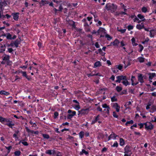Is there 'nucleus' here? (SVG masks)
I'll use <instances>...</instances> for the list:
<instances>
[{
    "label": "nucleus",
    "instance_id": "obj_41",
    "mask_svg": "<svg viewBox=\"0 0 156 156\" xmlns=\"http://www.w3.org/2000/svg\"><path fill=\"white\" fill-rule=\"evenodd\" d=\"M102 107L103 108H109V106L108 105L106 104H103Z\"/></svg>",
    "mask_w": 156,
    "mask_h": 156
},
{
    "label": "nucleus",
    "instance_id": "obj_29",
    "mask_svg": "<svg viewBox=\"0 0 156 156\" xmlns=\"http://www.w3.org/2000/svg\"><path fill=\"white\" fill-rule=\"evenodd\" d=\"M111 101L112 102L117 101V99L115 98V96H114L111 98Z\"/></svg>",
    "mask_w": 156,
    "mask_h": 156
},
{
    "label": "nucleus",
    "instance_id": "obj_22",
    "mask_svg": "<svg viewBox=\"0 0 156 156\" xmlns=\"http://www.w3.org/2000/svg\"><path fill=\"white\" fill-rule=\"evenodd\" d=\"M83 153L86 155H87L89 154L88 152L87 151H86L84 149H83L82 150V151L80 152V155H82L83 154Z\"/></svg>",
    "mask_w": 156,
    "mask_h": 156
},
{
    "label": "nucleus",
    "instance_id": "obj_50",
    "mask_svg": "<svg viewBox=\"0 0 156 156\" xmlns=\"http://www.w3.org/2000/svg\"><path fill=\"white\" fill-rule=\"evenodd\" d=\"M24 140H23V142H22V143L24 146H27L28 145V144L27 143V142L24 141Z\"/></svg>",
    "mask_w": 156,
    "mask_h": 156
},
{
    "label": "nucleus",
    "instance_id": "obj_36",
    "mask_svg": "<svg viewBox=\"0 0 156 156\" xmlns=\"http://www.w3.org/2000/svg\"><path fill=\"white\" fill-rule=\"evenodd\" d=\"M139 46L140 47V49L138 51L140 52H141L144 49V47L143 45L140 44H139Z\"/></svg>",
    "mask_w": 156,
    "mask_h": 156
},
{
    "label": "nucleus",
    "instance_id": "obj_2",
    "mask_svg": "<svg viewBox=\"0 0 156 156\" xmlns=\"http://www.w3.org/2000/svg\"><path fill=\"white\" fill-rule=\"evenodd\" d=\"M132 147L129 145H126L124 148V151L125 154L124 156H131L132 154Z\"/></svg>",
    "mask_w": 156,
    "mask_h": 156
},
{
    "label": "nucleus",
    "instance_id": "obj_46",
    "mask_svg": "<svg viewBox=\"0 0 156 156\" xmlns=\"http://www.w3.org/2000/svg\"><path fill=\"white\" fill-rule=\"evenodd\" d=\"M118 146V143L117 142V141H116L115 143H114V144L112 145V147H117Z\"/></svg>",
    "mask_w": 156,
    "mask_h": 156
},
{
    "label": "nucleus",
    "instance_id": "obj_1",
    "mask_svg": "<svg viewBox=\"0 0 156 156\" xmlns=\"http://www.w3.org/2000/svg\"><path fill=\"white\" fill-rule=\"evenodd\" d=\"M117 7L116 5L113 3L111 4L108 3L106 5L105 8L108 10H110L112 12H114L116 11Z\"/></svg>",
    "mask_w": 156,
    "mask_h": 156
},
{
    "label": "nucleus",
    "instance_id": "obj_4",
    "mask_svg": "<svg viewBox=\"0 0 156 156\" xmlns=\"http://www.w3.org/2000/svg\"><path fill=\"white\" fill-rule=\"evenodd\" d=\"M90 111V108H83L82 109V115H85L87 114Z\"/></svg>",
    "mask_w": 156,
    "mask_h": 156
},
{
    "label": "nucleus",
    "instance_id": "obj_57",
    "mask_svg": "<svg viewBox=\"0 0 156 156\" xmlns=\"http://www.w3.org/2000/svg\"><path fill=\"white\" fill-rule=\"evenodd\" d=\"M113 107H116V108H120V106L118 105L117 103H115L113 105Z\"/></svg>",
    "mask_w": 156,
    "mask_h": 156
},
{
    "label": "nucleus",
    "instance_id": "obj_7",
    "mask_svg": "<svg viewBox=\"0 0 156 156\" xmlns=\"http://www.w3.org/2000/svg\"><path fill=\"white\" fill-rule=\"evenodd\" d=\"M19 14L18 12L13 13H12V15L13 16V19L16 20L17 21L19 18Z\"/></svg>",
    "mask_w": 156,
    "mask_h": 156
},
{
    "label": "nucleus",
    "instance_id": "obj_16",
    "mask_svg": "<svg viewBox=\"0 0 156 156\" xmlns=\"http://www.w3.org/2000/svg\"><path fill=\"white\" fill-rule=\"evenodd\" d=\"M4 55H5V56L3 58V60L6 61L9 60L10 59V56L9 55H7L5 54H4Z\"/></svg>",
    "mask_w": 156,
    "mask_h": 156
},
{
    "label": "nucleus",
    "instance_id": "obj_61",
    "mask_svg": "<svg viewBox=\"0 0 156 156\" xmlns=\"http://www.w3.org/2000/svg\"><path fill=\"white\" fill-rule=\"evenodd\" d=\"M95 46L97 48H98L100 47V45L99 44L98 42H96L95 44Z\"/></svg>",
    "mask_w": 156,
    "mask_h": 156
},
{
    "label": "nucleus",
    "instance_id": "obj_9",
    "mask_svg": "<svg viewBox=\"0 0 156 156\" xmlns=\"http://www.w3.org/2000/svg\"><path fill=\"white\" fill-rule=\"evenodd\" d=\"M149 125L147 127H146L147 128L146 129L147 130H151L154 128V125L151 122H148Z\"/></svg>",
    "mask_w": 156,
    "mask_h": 156
},
{
    "label": "nucleus",
    "instance_id": "obj_26",
    "mask_svg": "<svg viewBox=\"0 0 156 156\" xmlns=\"http://www.w3.org/2000/svg\"><path fill=\"white\" fill-rule=\"evenodd\" d=\"M79 135L80 138L81 139L82 138L84 135V132L83 131H80L79 133Z\"/></svg>",
    "mask_w": 156,
    "mask_h": 156
},
{
    "label": "nucleus",
    "instance_id": "obj_8",
    "mask_svg": "<svg viewBox=\"0 0 156 156\" xmlns=\"http://www.w3.org/2000/svg\"><path fill=\"white\" fill-rule=\"evenodd\" d=\"M20 73H22V76L25 77L28 80H31V78L28 77L26 72L21 71Z\"/></svg>",
    "mask_w": 156,
    "mask_h": 156
},
{
    "label": "nucleus",
    "instance_id": "obj_5",
    "mask_svg": "<svg viewBox=\"0 0 156 156\" xmlns=\"http://www.w3.org/2000/svg\"><path fill=\"white\" fill-rule=\"evenodd\" d=\"M144 76H143L141 74H139L138 76V81L140 83H142L144 82L143 78Z\"/></svg>",
    "mask_w": 156,
    "mask_h": 156
},
{
    "label": "nucleus",
    "instance_id": "obj_54",
    "mask_svg": "<svg viewBox=\"0 0 156 156\" xmlns=\"http://www.w3.org/2000/svg\"><path fill=\"white\" fill-rule=\"evenodd\" d=\"M73 116L71 114H69L67 116V119H71Z\"/></svg>",
    "mask_w": 156,
    "mask_h": 156
},
{
    "label": "nucleus",
    "instance_id": "obj_33",
    "mask_svg": "<svg viewBox=\"0 0 156 156\" xmlns=\"http://www.w3.org/2000/svg\"><path fill=\"white\" fill-rule=\"evenodd\" d=\"M106 37L107 38V40L109 41L110 40L112 39V37L110 36L109 34H107L105 35Z\"/></svg>",
    "mask_w": 156,
    "mask_h": 156
},
{
    "label": "nucleus",
    "instance_id": "obj_59",
    "mask_svg": "<svg viewBox=\"0 0 156 156\" xmlns=\"http://www.w3.org/2000/svg\"><path fill=\"white\" fill-rule=\"evenodd\" d=\"M87 36L88 37L90 38L91 39V40L92 41H93V38L92 37V36L90 34H89L87 35Z\"/></svg>",
    "mask_w": 156,
    "mask_h": 156
},
{
    "label": "nucleus",
    "instance_id": "obj_30",
    "mask_svg": "<svg viewBox=\"0 0 156 156\" xmlns=\"http://www.w3.org/2000/svg\"><path fill=\"white\" fill-rule=\"evenodd\" d=\"M138 60L140 62H143L144 61V58L143 57H140L138 58Z\"/></svg>",
    "mask_w": 156,
    "mask_h": 156
},
{
    "label": "nucleus",
    "instance_id": "obj_17",
    "mask_svg": "<svg viewBox=\"0 0 156 156\" xmlns=\"http://www.w3.org/2000/svg\"><path fill=\"white\" fill-rule=\"evenodd\" d=\"M10 93L7 92H6L5 90H1L0 91V94L1 95H4L6 96L9 95Z\"/></svg>",
    "mask_w": 156,
    "mask_h": 156
},
{
    "label": "nucleus",
    "instance_id": "obj_15",
    "mask_svg": "<svg viewBox=\"0 0 156 156\" xmlns=\"http://www.w3.org/2000/svg\"><path fill=\"white\" fill-rule=\"evenodd\" d=\"M101 65V63L100 61H97L94 63V67L96 68L100 66Z\"/></svg>",
    "mask_w": 156,
    "mask_h": 156
},
{
    "label": "nucleus",
    "instance_id": "obj_10",
    "mask_svg": "<svg viewBox=\"0 0 156 156\" xmlns=\"http://www.w3.org/2000/svg\"><path fill=\"white\" fill-rule=\"evenodd\" d=\"M150 32V36L151 37H154L156 34V33L154 29L151 30Z\"/></svg>",
    "mask_w": 156,
    "mask_h": 156
},
{
    "label": "nucleus",
    "instance_id": "obj_35",
    "mask_svg": "<svg viewBox=\"0 0 156 156\" xmlns=\"http://www.w3.org/2000/svg\"><path fill=\"white\" fill-rule=\"evenodd\" d=\"M5 118L2 116H0V122L3 124H4V121Z\"/></svg>",
    "mask_w": 156,
    "mask_h": 156
},
{
    "label": "nucleus",
    "instance_id": "obj_25",
    "mask_svg": "<svg viewBox=\"0 0 156 156\" xmlns=\"http://www.w3.org/2000/svg\"><path fill=\"white\" fill-rule=\"evenodd\" d=\"M5 125L8 126L10 128L12 129L13 128L12 126H14L15 124L14 123H7Z\"/></svg>",
    "mask_w": 156,
    "mask_h": 156
},
{
    "label": "nucleus",
    "instance_id": "obj_19",
    "mask_svg": "<svg viewBox=\"0 0 156 156\" xmlns=\"http://www.w3.org/2000/svg\"><path fill=\"white\" fill-rule=\"evenodd\" d=\"M132 44L133 46H136L138 45V44L135 43V40L134 37L132 38L131 39Z\"/></svg>",
    "mask_w": 156,
    "mask_h": 156
},
{
    "label": "nucleus",
    "instance_id": "obj_60",
    "mask_svg": "<svg viewBox=\"0 0 156 156\" xmlns=\"http://www.w3.org/2000/svg\"><path fill=\"white\" fill-rule=\"evenodd\" d=\"M149 40V39L148 38H147L144 41L142 42V43L143 44H145L146 42H147Z\"/></svg>",
    "mask_w": 156,
    "mask_h": 156
},
{
    "label": "nucleus",
    "instance_id": "obj_28",
    "mask_svg": "<svg viewBox=\"0 0 156 156\" xmlns=\"http://www.w3.org/2000/svg\"><path fill=\"white\" fill-rule=\"evenodd\" d=\"M116 78L117 79V80L115 81V82L117 83H120L121 79L119 76H116Z\"/></svg>",
    "mask_w": 156,
    "mask_h": 156
},
{
    "label": "nucleus",
    "instance_id": "obj_14",
    "mask_svg": "<svg viewBox=\"0 0 156 156\" xmlns=\"http://www.w3.org/2000/svg\"><path fill=\"white\" fill-rule=\"evenodd\" d=\"M99 115H98L97 116H95V119L92 121L91 124H93L95 123L97 121L99 120Z\"/></svg>",
    "mask_w": 156,
    "mask_h": 156
},
{
    "label": "nucleus",
    "instance_id": "obj_45",
    "mask_svg": "<svg viewBox=\"0 0 156 156\" xmlns=\"http://www.w3.org/2000/svg\"><path fill=\"white\" fill-rule=\"evenodd\" d=\"M52 150H49L46 151V153L48 154L49 155H51L52 154L51 152Z\"/></svg>",
    "mask_w": 156,
    "mask_h": 156
},
{
    "label": "nucleus",
    "instance_id": "obj_63",
    "mask_svg": "<svg viewBox=\"0 0 156 156\" xmlns=\"http://www.w3.org/2000/svg\"><path fill=\"white\" fill-rule=\"evenodd\" d=\"M120 44H121V47H122L124 46H125V44L124 43V42L123 41H122L120 42Z\"/></svg>",
    "mask_w": 156,
    "mask_h": 156
},
{
    "label": "nucleus",
    "instance_id": "obj_21",
    "mask_svg": "<svg viewBox=\"0 0 156 156\" xmlns=\"http://www.w3.org/2000/svg\"><path fill=\"white\" fill-rule=\"evenodd\" d=\"M122 83L125 86H127V85H129L130 83L127 81V79L124 81H123Z\"/></svg>",
    "mask_w": 156,
    "mask_h": 156
},
{
    "label": "nucleus",
    "instance_id": "obj_13",
    "mask_svg": "<svg viewBox=\"0 0 156 156\" xmlns=\"http://www.w3.org/2000/svg\"><path fill=\"white\" fill-rule=\"evenodd\" d=\"M113 134H112L110 135V136L108 137V141L110 140L111 138H112L113 137H114V139L116 138V137L118 136L115 135V134L112 132Z\"/></svg>",
    "mask_w": 156,
    "mask_h": 156
},
{
    "label": "nucleus",
    "instance_id": "obj_47",
    "mask_svg": "<svg viewBox=\"0 0 156 156\" xmlns=\"http://www.w3.org/2000/svg\"><path fill=\"white\" fill-rule=\"evenodd\" d=\"M58 115V113L57 112H55L54 113V119L56 118Z\"/></svg>",
    "mask_w": 156,
    "mask_h": 156
},
{
    "label": "nucleus",
    "instance_id": "obj_43",
    "mask_svg": "<svg viewBox=\"0 0 156 156\" xmlns=\"http://www.w3.org/2000/svg\"><path fill=\"white\" fill-rule=\"evenodd\" d=\"M133 26L131 25H129L127 27V28H128V30H131L133 29Z\"/></svg>",
    "mask_w": 156,
    "mask_h": 156
},
{
    "label": "nucleus",
    "instance_id": "obj_31",
    "mask_svg": "<svg viewBox=\"0 0 156 156\" xmlns=\"http://www.w3.org/2000/svg\"><path fill=\"white\" fill-rule=\"evenodd\" d=\"M134 122L133 120H131L130 121H128L126 123H125V125L126 126H127L128 125V124H133V123Z\"/></svg>",
    "mask_w": 156,
    "mask_h": 156
},
{
    "label": "nucleus",
    "instance_id": "obj_24",
    "mask_svg": "<svg viewBox=\"0 0 156 156\" xmlns=\"http://www.w3.org/2000/svg\"><path fill=\"white\" fill-rule=\"evenodd\" d=\"M12 35L9 33H7L6 38L7 39L12 40Z\"/></svg>",
    "mask_w": 156,
    "mask_h": 156
},
{
    "label": "nucleus",
    "instance_id": "obj_42",
    "mask_svg": "<svg viewBox=\"0 0 156 156\" xmlns=\"http://www.w3.org/2000/svg\"><path fill=\"white\" fill-rule=\"evenodd\" d=\"M115 66L116 67L117 69H118L119 70H121L123 68V66L121 65H119L118 66L116 65Z\"/></svg>",
    "mask_w": 156,
    "mask_h": 156
},
{
    "label": "nucleus",
    "instance_id": "obj_23",
    "mask_svg": "<svg viewBox=\"0 0 156 156\" xmlns=\"http://www.w3.org/2000/svg\"><path fill=\"white\" fill-rule=\"evenodd\" d=\"M21 152L20 151H15L14 154L16 156H19L20 155Z\"/></svg>",
    "mask_w": 156,
    "mask_h": 156
},
{
    "label": "nucleus",
    "instance_id": "obj_38",
    "mask_svg": "<svg viewBox=\"0 0 156 156\" xmlns=\"http://www.w3.org/2000/svg\"><path fill=\"white\" fill-rule=\"evenodd\" d=\"M141 20L143 19L144 17V16L143 15H142L141 14H139L137 16Z\"/></svg>",
    "mask_w": 156,
    "mask_h": 156
},
{
    "label": "nucleus",
    "instance_id": "obj_34",
    "mask_svg": "<svg viewBox=\"0 0 156 156\" xmlns=\"http://www.w3.org/2000/svg\"><path fill=\"white\" fill-rule=\"evenodd\" d=\"M147 9L145 7H143L141 9L142 12L145 13L147 11Z\"/></svg>",
    "mask_w": 156,
    "mask_h": 156
},
{
    "label": "nucleus",
    "instance_id": "obj_64",
    "mask_svg": "<svg viewBox=\"0 0 156 156\" xmlns=\"http://www.w3.org/2000/svg\"><path fill=\"white\" fill-rule=\"evenodd\" d=\"M138 125L140 126V129H142L144 126L143 123H139Z\"/></svg>",
    "mask_w": 156,
    "mask_h": 156
},
{
    "label": "nucleus",
    "instance_id": "obj_3",
    "mask_svg": "<svg viewBox=\"0 0 156 156\" xmlns=\"http://www.w3.org/2000/svg\"><path fill=\"white\" fill-rule=\"evenodd\" d=\"M25 129L28 133H34L36 134H38L39 133V132L38 131H34L33 130H30L27 127H25Z\"/></svg>",
    "mask_w": 156,
    "mask_h": 156
},
{
    "label": "nucleus",
    "instance_id": "obj_44",
    "mask_svg": "<svg viewBox=\"0 0 156 156\" xmlns=\"http://www.w3.org/2000/svg\"><path fill=\"white\" fill-rule=\"evenodd\" d=\"M131 103L130 101H129L126 102V104L124 105L125 107H127V106H129V105H131Z\"/></svg>",
    "mask_w": 156,
    "mask_h": 156
},
{
    "label": "nucleus",
    "instance_id": "obj_11",
    "mask_svg": "<svg viewBox=\"0 0 156 156\" xmlns=\"http://www.w3.org/2000/svg\"><path fill=\"white\" fill-rule=\"evenodd\" d=\"M148 75H149V79L152 80L154 77L156 76V74L155 73H149Z\"/></svg>",
    "mask_w": 156,
    "mask_h": 156
},
{
    "label": "nucleus",
    "instance_id": "obj_53",
    "mask_svg": "<svg viewBox=\"0 0 156 156\" xmlns=\"http://www.w3.org/2000/svg\"><path fill=\"white\" fill-rule=\"evenodd\" d=\"M21 41V39H20V40H18V39H17L15 41L14 43H18L19 44H20V43Z\"/></svg>",
    "mask_w": 156,
    "mask_h": 156
},
{
    "label": "nucleus",
    "instance_id": "obj_40",
    "mask_svg": "<svg viewBox=\"0 0 156 156\" xmlns=\"http://www.w3.org/2000/svg\"><path fill=\"white\" fill-rule=\"evenodd\" d=\"M6 64L7 65L10 66L12 65V62L11 61H10L9 59V60H8L6 61Z\"/></svg>",
    "mask_w": 156,
    "mask_h": 156
},
{
    "label": "nucleus",
    "instance_id": "obj_58",
    "mask_svg": "<svg viewBox=\"0 0 156 156\" xmlns=\"http://www.w3.org/2000/svg\"><path fill=\"white\" fill-rule=\"evenodd\" d=\"M93 72H93L92 73H91L90 74H88L87 75L89 77H90V76H95V74L93 73Z\"/></svg>",
    "mask_w": 156,
    "mask_h": 156
},
{
    "label": "nucleus",
    "instance_id": "obj_55",
    "mask_svg": "<svg viewBox=\"0 0 156 156\" xmlns=\"http://www.w3.org/2000/svg\"><path fill=\"white\" fill-rule=\"evenodd\" d=\"M134 91V90H132V89H130V88L129 89V92L132 94H135Z\"/></svg>",
    "mask_w": 156,
    "mask_h": 156
},
{
    "label": "nucleus",
    "instance_id": "obj_6",
    "mask_svg": "<svg viewBox=\"0 0 156 156\" xmlns=\"http://www.w3.org/2000/svg\"><path fill=\"white\" fill-rule=\"evenodd\" d=\"M136 80V79L135 77L133 76H131V81L132 82V85L134 86L135 85H136L138 84L139 83L138 82H136L135 83H134V79Z\"/></svg>",
    "mask_w": 156,
    "mask_h": 156
},
{
    "label": "nucleus",
    "instance_id": "obj_62",
    "mask_svg": "<svg viewBox=\"0 0 156 156\" xmlns=\"http://www.w3.org/2000/svg\"><path fill=\"white\" fill-rule=\"evenodd\" d=\"M107 148L105 147H104V148H103L102 149V150H101V152L102 153H103L104 152H106L107 151Z\"/></svg>",
    "mask_w": 156,
    "mask_h": 156
},
{
    "label": "nucleus",
    "instance_id": "obj_32",
    "mask_svg": "<svg viewBox=\"0 0 156 156\" xmlns=\"http://www.w3.org/2000/svg\"><path fill=\"white\" fill-rule=\"evenodd\" d=\"M5 147L6 148V149H7V150H8L7 153L9 154L10 152L11 149H12V146H10L8 147H7L5 146Z\"/></svg>",
    "mask_w": 156,
    "mask_h": 156
},
{
    "label": "nucleus",
    "instance_id": "obj_12",
    "mask_svg": "<svg viewBox=\"0 0 156 156\" xmlns=\"http://www.w3.org/2000/svg\"><path fill=\"white\" fill-rule=\"evenodd\" d=\"M114 46L118 47V45L120 43L118 39H115L114 41Z\"/></svg>",
    "mask_w": 156,
    "mask_h": 156
},
{
    "label": "nucleus",
    "instance_id": "obj_27",
    "mask_svg": "<svg viewBox=\"0 0 156 156\" xmlns=\"http://www.w3.org/2000/svg\"><path fill=\"white\" fill-rule=\"evenodd\" d=\"M115 89L118 92H119L122 90V88L121 87L117 86L116 87Z\"/></svg>",
    "mask_w": 156,
    "mask_h": 156
},
{
    "label": "nucleus",
    "instance_id": "obj_52",
    "mask_svg": "<svg viewBox=\"0 0 156 156\" xmlns=\"http://www.w3.org/2000/svg\"><path fill=\"white\" fill-rule=\"evenodd\" d=\"M127 90H123V91H122V92H121L120 93V95H122L123 94H127Z\"/></svg>",
    "mask_w": 156,
    "mask_h": 156
},
{
    "label": "nucleus",
    "instance_id": "obj_51",
    "mask_svg": "<svg viewBox=\"0 0 156 156\" xmlns=\"http://www.w3.org/2000/svg\"><path fill=\"white\" fill-rule=\"evenodd\" d=\"M121 79V80H125L126 79V76H123V75L119 76Z\"/></svg>",
    "mask_w": 156,
    "mask_h": 156
},
{
    "label": "nucleus",
    "instance_id": "obj_39",
    "mask_svg": "<svg viewBox=\"0 0 156 156\" xmlns=\"http://www.w3.org/2000/svg\"><path fill=\"white\" fill-rule=\"evenodd\" d=\"M74 108L77 110H78L80 108V106L79 105V104L77 105H75V106Z\"/></svg>",
    "mask_w": 156,
    "mask_h": 156
},
{
    "label": "nucleus",
    "instance_id": "obj_18",
    "mask_svg": "<svg viewBox=\"0 0 156 156\" xmlns=\"http://www.w3.org/2000/svg\"><path fill=\"white\" fill-rule=\"evenodd\" d=\"M151 110L150 112L151 113H153L156 111V108H155V106L154 105H153L151 106Z\"/></svg>",
    "mask_w": 156,
    "mask_h": 156
},
{
    "label": "nucleus",
    "instance_id": "obj_48",
    "mask_svg": "<svg viewBox=\"0 0 156 156\" xmlns=\"http://www.w3.org/2000/svg\"><path fill=\"white\" fill-rule=\"evenodd\" d=\"M118 30L119 31L121 32V33L123 34L125 32L126 29H123Z\"/></svg>",
    "mask_w": 156,
    "mask_h": 156
},
{
    "label": "nucleus",
    "instance_id": "obj_37",
    "mask_svg": "<svg viewBox=\"0 0 156 156\" xmlns=\"http://www.w3.org/2000/svg\"><path fill=\"white\" fill-rule=\"evenodd\" d=\"M43 136L44 138L48 139L49 138V136L48 134H43Z\"/></svg>",
    "mask_w": 156,
    "mask_h": 156
},
{
    "label": "nucleus",
    "instance_id": "obj_49",
    "mask_svg": "<svg viewBox=\"0 0 156 156\" xmlns=\"http://www.w3.org/2000/svg\"><path fill=\"white\" fill-rule=\"evenodd\" d=\"M113 115L115 118H118V115L116 114V112L115 111L113 112Z\"/></svg>",
    "mask_w": 156,
    "mask_h": 156
},
{
    "label": "nucleus",
    "instance_id": "obj_20",
    "mask_svg": "<svg viewBox=\"0 0 156 156\" xmlns=\"http://www.w3.org/2000/svg\"><path fill=\"white\" fill-rule=\"evenodd\" d=\"M120 145L121 146H123L125 144L124 140L122 138L120 139Z\"/></svg>",
    "mask_w": 156,
    "mask_h": 156
},
{
    "label": "nucleus",
    "instance_id": "obj_56",
    "mask_svg": "<svg viewBox=\"0 0 156 156\" xmlns=\"http://www.w3.org/2000/svg\"><path fill=\"white\" fill-rule=\"evenodd\" d=\"M136 28L139 29V30H141L142 29L141 27V25L139 24L137 25L136 26Z\"/></svg>",
    "mask_w": 156,
    "mask_h": 156
}]
</instances>
